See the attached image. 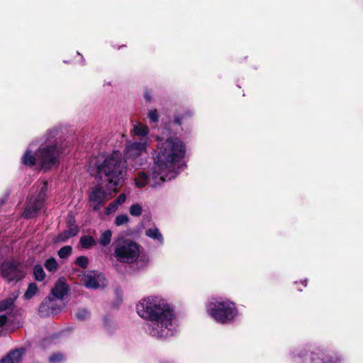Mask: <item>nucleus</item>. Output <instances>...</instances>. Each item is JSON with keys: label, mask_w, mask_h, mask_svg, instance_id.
<instances>
[{"label": "nucleus", "mask_w": 363, "mask_h": 363, "mask_svg": "<svg viewBox=\"0 0 363 363\" xmlns=\"http://www.w3.org/2000/svg\"><path fill=\"white\" fill-rule=\"evenodd\" d=\"M125 174V161L119 151H114L107 155L97 166V177L106 184V190L103 189L101 184H97L91 189L88 198L94 211L100 209L118 192Z\"/></svg>", "instance_id": "f257e3e1"}, {"label": "nucleus", "mask_w": 363, "mask_h": 363, "mask_svg": "<svg viewBox=\"0 0 363 363\" xmlns=\"http://www.w3.org/2000/svg\"><path fill=\"white\" fill-rule=\"evenodd\" d=\"M136 312L141 318L150 320L147 330L152 336L168 337L174 335L176 326L173 313L163 298L145 297L137 303Z\"/></svg>", "instance_id": "f03ea898"}, {"label": "nucleus", "mask_w": 363, "mask_h": 363, "mask_svg": "<svg viewBox=\"0 0 363 363\" xmlns=\"http://www.w3.org/2000/svg\"><path fill=\"white\" fill-rule=\"evenodd\" d=\"M162 135L157 137L158 141L157 155L154 158L155 168L166 174L168 179L174 178L178 174L179 161L184 157L185 146L183 142L176 137L165 138Z\"/></svg>", "instance_id": "7ed1b4c3"}, {"label": "nucleus", "mask_w": 363, "mask_h": 363, "mask_svg": "<svg viewBox=\"0 0 363 363\" xmlns=\"http://www.w3.org/2000/svg\"><path fill=\"white\" fill-rule=\"evenodd\" d=\"M60 151L55 145H46L39 149L35 157L29 150L26 151L22 161L26 165H33L37 162L42 167L50 168L57 163Z\"/></svg>", "instance_id": "20e7f679"}, {"label": "nucleus", "mask_w": 363, "mask_h": 363, "mask_svg": "<svg viewBox=\"0 0 363 363\" xmlns=\"http://www.w3.org/2000/svg\"><path fill=\"white\" fill-rule=\"evenodd\" d=\"M208 312L216 321L220 323L230 322L237 315L234 303L228 300L211 302L208 307Z\"/></svg>", "instance_id": "39448f33"}, {"label": "nucleus", "mask_w": 363, "mask_h": 363, "mask_svg": "<svg viewBox=\"0 0 363 363\" xmlns=\"http://www.w3.org/2000/svg\"><path fill=\"white\" fill-rule=\"evenodd\" d=\"M140 255V247L130 240H118L114 247V256L120 262L131 264Z\"/></svg>", "instance_id": "423d86ee"}, {"label": "nucleus", "mask_w": 363, "mask_h": 363, "mask_svg": "<svg viewBox=\"0 0 363 363\" xmlns=\"http://www.w3.org/2000/svg\"><path fill=\"white\" fill-rule=\"evenodd\" d=\"M167 180L169 179L167 174L159 171L158 168H155V165L153 164L150 171L140 170L135 174L134 184L138 189L144 188L147 185L155 187Z\"/></svg>", "instance_id": "0eeeda50"}, {"label": "nucleus", "mask_w": 363, "mask_h": 363, "mask_svg": "<svg viewBox=\"0 0 363 363\" xmlns=\"http://www.w3.org/2000/svg\"><path fill=\"white\" fill-rule=\"evenodd\" d=\"M47 189L48 184L46 181L40 180L38 182L36 190L37 191H39L38 197L29 202L26 211H24V216L26 218L33 217L35 213L44 206Z\"/></svg>", "instance_id": "6e6552de"}, {"label": "nucleus", "mask_w": 363, "mask_h": 363, "mask_svg": "<svg viewBox=\"0 0 363 363\" xmlns=\"http://www.w3.org/2000/svg\"><path fill=\"white\" fill-rule=\"evenodd\" d=\"M150 138H140L138 141L128 142L125 150V155L128 160H135L147 153Z\"/></svg>", "instance_id": "1a4fd4ad"}, {"label": "nucleus", "mask_w": 363, "mask_h": 363, "mask_svg": "<svg viewBox=\"0 0 363 363\" xmlns=\"http://www.w3.org/2000/svg\"><path fill=\"white\" fill-rule=\"evenodd\" d=\"M0 272L2 277L8 281H18L25 275V272L20 268V266L14 262H4L0 267Z\"/></svg>", "instance_id": "9d476101"}, {"label": "nucleus", "mask_w": 363, "mask_h": 363, "mask_svg": "<svg viewBox=\"0 0 363 363\" xmlns=\"http://www.w3.org/2000/svg\"><path fill=\"white\" fill-rule=\"evenodd\" d=\"M81 281L87 289H96L105 286L104 275L96 271L84 273L82 275Z\"/></svg>", "instance_id": "9b49d317"}, {"label": "nucleus", "mask_w": 363, "mask_h": 363, "mask_svg": "<svg viewBox=\"0 0 363 363\" xmlns=\"http://www.w3.org/2000/svg\"><path fill=\"white\" fill-rule=\"evenodd\" d=\"M69 287L63 278H60L52 289V294L57 298L62 299L68 293Z\"/></svg>", "instance_id": "f8f14e48"}, {"label": "nucleus", "mask_w": 363, "mask_h": 363, "mask_svg": "<svg viewBox=\"0 0 363 363\" xmlns=\"http://www.w3.org/2000/svg\"><path fill=\"white\" fill-rule=\"evenodd\" d=\"M79 232L78 227L74 224H69L68 228L60 233L54 238L55 242H64L69 238L75 236Z\"/></svg>", "instance_id": "ddd939ff"}, {"label": "nucleus", "mask_w": 363, "mask_h": 363, "mask_svg": "<svg viewBox=\"0 0 363 363\" xmlns=\"http://www.w3.org/2000/svg\"><path fill=\"white\" fill-rule=\"evenodd\" d=\"M55 301L53 299L48 298L40 305L39 312L43 315L56 314L58 310L55 308Z\"/></svg>", "instance_id": "4468645a"}, {"label": "nucleus", "mask_w": 363, "mask_h": 363, "mask_svg": "<svg viewBox=\"0 0 363 363\" xmlns=\"http://www.w3.org/2000/svg\"><path fill=\"white\" fill-rule=\"evenodd\" d=\"M23 352V349L16 350L1 359L0 363H21Z\"/></svg>", "instance_id": "2eb2a0df"}, {"label": "nucleus", "mask_w": 363, "mask_h": 363, "mask_svg": "<svg viewBox=\"0 0 363 363\" xmlns=\"http://www.w3.org/2000/svg\"><path fill=\"white\" fill-rule=\"evenodd\" d=\"M148 132V128L141 123H137L133 125L132 130L133 136L140 137V138H149L147 136Z\"/></svg>", "instance_id": "dca6fc26"}, {"label": "nucleus", "mask_w": 363, "mask_h": 363, "mask_svg": "<svg viewBox=\"0 0 363 363\" xmlns=\"http://www.w3.org/2000/svg\"><path fill=\"white\" fill-rule=\"evenodd\" d=\"M145 235L156 241L159 245H162L164 239L160 230L156 227H152L145 230Z\"/></svg>", "instance_id": "f3484780"}, {"label": "nucleus", "mask_w": 363, "mask_h": 363, "mask_svg": "<svg viewBox=\"0 0 363 363\" xmlns=\"http://www.w3.org/2000/svg\"><path fill=\"white\" fill-rule=\"evenodd\" d=\"M112 238V231L105 230L101 232L99 242L102 246H107L111 243Z\"/></svg>", "instance_id": "a211bd4d"}, {"label": "nucleus", "mask_w": 363, "mask_h": 363, "mask_svg": "<svg viewBox=\"0 0 363 363\" xmlns=\"http://www.w3.org/2000/svg\"><path fill=\"white\" fill-rule=\"evenodd\" d=\"M18 296V293H13L6 299L0 301V312L9 308L13 305Z\"/></svg>", "instance_id": "6ab92c4d"}, {"label": "nucleus", "mask_w": 363, "mask_h": 363, "mask_svg": "<svg viewBox=\"0 0 363 363\" xmlns=\"http://www.w3.org/2000/svg\"><path fill=\"white\" fill-rule=\"evenodd\" d=\"M81 246L84 249H89L96 245V241L93 237L84 235L80 238Z\"/></svg>", "instance_id": "aec40b11"}, {"label": "nucleus", "mask_w": 363, "mask_h": 363, "mask_svg": "<svg viewBox=\"0 0 363 363\" xmlns=\"http://www.w3.org/2000/svg\"><path fill=\"white\" fill-rule=\"evenodd\" d=\"M45 267L49 272H54L58 269V264L55 258H49L45 262Z\"/></svg>", "instance_id": "412c9836"}, {"label": "nucleus", "mask_w": 363, "mask_h": 363, "mask_svg": "<svg viewBox=\"0 0 363 363\" xmlns=\"http://www.w3.org/2000/svg\"><path fill=\"white\" fill-rule=\"evenodd\" d=\"M33 274H34L35 279L37 281H43V280H44V279L45 277V273L42 266H40V265L35 266V267L33 269Z\"/></svg>", "instance_id": "4be33fe9"}, {"label": "nucleus", "mask_w": 363, "mask_h": 363, "mask_svg": "<svg viewBox=\"0 0 363 363\" xmlns=\"http://www.w3.org/2000/svg\"><path fill=\"white\" fill-rule=\"evenodd\" d=\"M38 291V287L35 284L31 283L29 284L25 294L24 297L26 299L31 298Z\"/></svg>", "instance_id": "5701e85b"}, {"label": "nucleus", "mask_w": 363, "mask_h": 363, "mask_svg": "<svg viewBox=\"0 0 363 363\" xmlns=\"http://www.w3.org/2000/svg\"><path fill=\"white\" fill-rule=\"evenodd\" d=\"M143 207L139 203L133 204L129 209V212L133 216H139L142 214Z\"/></svg>", "instance_id": "b1692460"}, {"label": "nucleus", "mask_w": 363, "mask_h": 363, "mask_svg": "<svg viewBox=\"0 0 363 363\" xmlns=\"http://www.w3.org/2000/svg\"><path fill=\"white\" fill-rule=\"evenodd\" d=\"M72 252V248L70 246H65L58 251V255L60 258L65 259L68 257Z\"/></svg>", "instance_id": "393cba45"}, {"label": "nucleus", "mask_w": 363, "mask_h": 363, "mask_svg": "<svg viewBox=\"0 0 363 363\" xmlns=\"http://www.w3.org/2000/svg\"><path fill=\"white\" fill-rule=\"evenodd\" d=\"M129 222V218L125 214H121L116 216L115 220V224L117 226H120L126 224Z\"/></svg>", "instance_id": "a878e982"}, {"label": "nucleus", "mask_w": 363, "mask_h": 363, "mask_svg": "<svg viewBox=\"0 0 363 363\" xmlns=\"http://www.w3.org/2000/svg\"><path fill=\"white\" fill-rule=\"evenodd\" d=\"M118 205L113 201L110 203L109 205L105 208V214L110 215L117 211L118 208Z\"/></svg>", "instance_id": "bb28decb"}, {"label": "nucleus", "mask_w": 363, "mask_h": 363, "mask_svg": "<svg viewBox=\"0 0 363 363\" xmlns=\"http://www.w3.org/2000/svg\"><path fill=\"white\" fill-rule=\"evenodd\" d=\"M51 363H61L65 360V357L60 353L53 354L49 359Z\"/></svg>", "instance_id": "cd10ccee"}, {"label": "nucleus", "mask_w": 363, "mask_h": 363, "mask_svg": "<svg viewBox=\"0 0 363 363\" xmlns=\"http://www.w3.org/2000/svg\"><path fill=\"white\" fill-rule=\"evenodd\" d=\"M75 264L82 268H86L88 265V258L85 256L79 257L76 259Z\"/></svg>", "instance_id": "c85d7f7f"}, {"label": "nucleus", "mask_w": 363, "mask_h": 363, "mask_svg": "<svg viewBox=\"0 0 363 363\" xmlns=\"http://www.w3.org/2000/svg\"><path fill=\"white\" fill-rule=\"evenodd\" d=\"M89 312L84 309L79 310L76 314V317L79 320H84L89 317Z\"/></svg>", "instance_id": "c756f323"}, {"label": "nucleus", "mask_w": 363, "mask_h": 363, "mask_svg": "<svg viewBox=\"0 0 363 363\" xmlns=\"http://www.w3.org/2000/svg\"><path fill=\"white\" fill-rule=\"evenodd\" d=\"M148 117L150 121L153 122H157L158 120V115L157 113L156 110H150L148 113Z\"/></svg>", "instance_id": "7c9ffc66"}, {"label": "nucleus", "mask_w": 363, "mask_h": 363, "mask_svg": "<svg viewBox=\"0 0 363 363\" xmlns=\"http://www.w3.org/2000/svg\"><path fill=\"white\" fill-rule=\"evenodd\" d=\"M126 200V196L124 194H120L118 198L114 201L118 206L123 204Z\"/></svg>", "instance_id": "2f4dec72"}, {"label": "nucleus", "mask_w": 363, "mask_h": 363, "mask_svg": "<svg viewBox=\"0 0 363 363\" xmlns=\"http://www.w3.org/2000/svg\"><path fill=\"white\" fill-rule=\"evenodd\" d=\"M6 317L4 315H0V326L4 325L6 322Z\"/></svg>", "instance_id": "473e14b6"}, {"label": "nucleus", "mask_w": 363, "mask_h": 363, "mask_svg": "<svg viewBox=\"0 0 363 363\" xmlns=\"http://www.w3.org/2000/svg\"><path fill=\"white\" fill-rule=\"evenodd\" d=\"M337 360H335V361H330V362H325V363H337Z\"/></svg>", "instance_id": "72a5a7b5"}]
</instances>
